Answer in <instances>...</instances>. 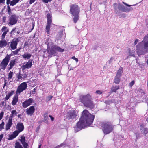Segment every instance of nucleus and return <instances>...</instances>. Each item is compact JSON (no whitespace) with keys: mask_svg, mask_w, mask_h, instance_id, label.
<instances>
[{"mask_svg":"<svg viewBox=\"0 0 148 148\" xmlns=\"http://www.w3.org/2000/svg\"><path fill=\"white\" fill-rule=\"evenodd\" d=\"M80 99L81 102L83 103L84 106L92 109L94 108V105L92 101L91 96L89 94L81 96Z\"/></svg>","mask_w":148,"mask_h":148,"instance_id":"obj_3","label":"nucleus"},{"mask_svg":"<svg viewBox=\"0 0 148 148\" xmlns=\"http://www.w3.org/2000/svg\"><path fill=\"white\" fill-rule=\"evenodd\" d=\"M53 96L51 95L48 96L46 98V100L47 101H48L51 99Z\"/></svg>","mask_w":148,"mask_h":148,"instance_id":"obj_42","label":"nucleus"},{"mask_svg":"<svg viewBox=\"0 0 148 148\" xmlns=\"http://www.w3.org/2000/svg\"><path fill=\"white\" fill-rule=\"evenodd\" d=\"M102 93V92L100 90H97L96 91V93L98 94H101Z\"/></svg>","mask_w":148,"mask_h":148,"instance_id":"obj_47","label":"nucleus"},{"mask_svg":"<svg viewBox=\"0 0 148 148\" xmlns=\"http://www.w3.org/2000/svg\"><path fill=\"white\" fill-rule=\"evenodd\" d=\"M34 106H31L26 109V112L27 115L31 116L34 113Z\"/></svg>","mask_w":148,"mask_h":148,"instance_id":"obj_16","label":"nucleus"},{"mask_svg":"<svg viewBox=\"0 0 148 148\" xmlns=\"http://www.w3.org/2000/svg\"><path fill=\"white\" fill-rule=\"evenodd\" d=\"M14 73L12 71H10L8 74V81L11 82L12 81V77L13 76Z\"/></svg>","mask_w":148,"mask_h":148,"instance_id":"obj_24","label":"nucleus"},{"mask_svg":"<svg viewBox=\"0 0 148 148\" xmlns=\"http://www.w3.org/2000/svg\"><path fill=\"white\" fill-rule=\"evenodd\" d=\"M59 34H60V38L63 35V32L62 31H61L59 32Z\"/></svg>","mask_w":148,"mask_h":148,"instance_id":"obj_54","label":"nucleus"},{"mask_svg":"<svg viewBox=\"0 0 148 148\" xmlns=\"http://www.w3.org/2000/svg\"><path fill=\"white\" fill-rule=\"evenodd\" d=\"M114 59V58L113 57H111L109 61V62H111Z\"/></svg>","mask_w":148,"mask_h":148,"instance_id":"obj_62","label":"nucleus"},{"mask_svg":"<svg viewBox=\"0 0 148 148\" xmlns=\"http://www.w3.org/2000/svg\"><path fill=\"white\" fill-rule=\"evenodd\" d=\"M49 116L50 117L52 121H53L54 120V118L52 117L51 115H49Z\"/></svg>","mask_w":148,"mask_h":148,"instance_id":"obj_59","label":"nucleus"},{"mask_svg":"<svg viewBox=\"0 0 148 148\" xmlns=\"http://www.w3.org/2000/svg\"><path fill=\"white\" fill-rule=\"evenodd\" d=\"M15 138V137L14 136V135L12 134L8 136L7 139L9 140H12Z\"/></svg>","mask_w":148,"mask_h":148,"instance_id":"obj_36","label":"nucleus"},{"mask_svg":"<svg viewBox=\"0 0 148 148\" xmlns=\"http://www.w3.org/2000/svg\"><path fill=\"white\" fill-rule=\"evenodd\" d=\"M47 51L48 53L51 54L53 55L56 53V51L62 52L64 51V49L60 48L57 46H54L52 43H49L47 45Z\"/></svg>","mask_w":148,"mask_h":148,"instance_id":"obj_6","label":"nucleus"},{"mask_svg":"<svg viewBox=\"0 0 148 148\" xmlns=\"http://www.w3.org/2000/svg\"><path fill=\"white\" fill-rule=\"evenodd\" d=\"M124 6L123 5L119 3L118 4V9L120 10L123 11Z\"/></svg>","mask_w":148,"mask_h":148,"instance_id":"obj_34","label":"nucleus"},{"mask_svg":"<svg viewBox=\"0 0 148 148\" xmlns=\"http://www.w3.org/2000/svg\"><path fill=\"white\" fill-rule=\"evenodd\" d=\"M129 55L130 56L134 57L135 55V51L134 50L130 49L129 50Z\"/></svg>","mask_w":148,"mask_h":148,"instance_id":"obj_25","label":"nucleus"},{"mask_svg":"<svg viewBox=\"0 0 148 148\" xmlns=\"http://www.w3.org/2000/svg\"><path fill=\"white\" fill-rule=\"evenodd\" d=\"M33 101V99L30 98L22 103V106L23 107L25 108L30 105Z\"/></svg>","mask_w":148,"mask_h":148,"instance_id":"obj_15","label":"nucleus"},{"mask_svg":"<svg viewBox=\"0 0 148 148\" xmlns=\"http://www.w3.org/2000/svg\"><path fill=\"white\" fill-rule=\"evenodd\" d=\"M17 19L18 17L15 14L11 15L9 17V25H13L17 23Z\"/></svg>","mask_w":148,"mask_h":148,"instance_id":"obj_10","label":"nucleus"},{"mask_svg":"<svg viewBox=\"0 0 148 148\" xmlns=\"http://www.w3.org/2000/svg\"><path fill=\"white\" fill-rule=\"evenodd\" d=\"M7 45V41L3 39H2L0 41V48H3L5 47Z\"/></svg>","mask_w":148,"mask_h":148,"instance_id":"obj_21","label":"nucleus"},{"mask_svg":"<svg viewBox=\"0 0 148 148\" xmlns=\"http://www.w3.org/2000/svg\"><path fill=\"white\" fill-rule=\"evenodd\" d=\"M4 113L3 112H1L0 113V120H1L2 118L3 115H4Z\"/></svg>","mask_w":148,"mask_h":148,"instance_id":"obj_46","label":"nucleus"},{"mask_svg":"<svg viewBox=\"0 0 148 148\" xmlns=\"http://www.w3.org/2000/svg\"><path fill=\"white\" fill-rule=\"evenodd\" d=\"M6 18L5 16H4L2 18V21L3 23H4L5 21Z\"/></svg>","mask_w":148,"mask_h":148,"instance_id":"obj_52","label":"nucleus"},{"mask_svg":"<svg viewBox=\"0 0 148 148\" xmlns=\"http://www.w3.org/2000/svg\"><path fill=\"white\" fill-rule=\"evenodd\" d=\"M52 0H42L43 2L45 3H47L51 1Z\"/></svg>","mask_w":148,"mask_h":148,"instance_id":"obj_48","label":"nucleus"},{"mask_svg":"<svg viewBox=\"0 0 148 148\" xmlns=\"http://www.w3.org/2000/svg\"><path fill=\"white\" fill-rule=\"evenodd\" d=\"M20 0H13L10 3V5L13 6L17 3Z\"/></svg>","mask_w":148,"mask_h":148,"instance_id":"obj_33","label":"nucleus"},{"mask_svg":"<svg viewBox=\"0 0 148 148\" xmlns=\"http://www.w3.org/2000/svg\"><path fill=\"white\" fill-rule=\"evenodd\" d=\"M7 8H8V12L9 14H11V9H10V8L9 5L7 6Z\"/></svg>","mask_w":148,"mask_h":148,"instance_id":"obj_44","label":"nucleus"},{"mask_svg":"<svg viewBox=\"0 0 148 148\" xmlns=\"http://www.w3.org/2000/svg\"><path fill=\"white\" fill-rule=\"evenodd\" d=\"M20 38L15 39L13 40L10 44L11 48L13 50L16 48L18 42L19 41Z\"/></svg>","mask_w":148,"mask_h":148,"instance_id":"obj_14","label":"nucleus"},{"mask_svg":"<svg viewBox=\"0 0 148 148\" xmlns=\"http://www.w3.org/2000/svg\"><path fill=\"white\" fill-rule=\"evenodd\" d=\"M15 148H23L19 142H16L15 146Z\"/></svg>","mask_w":148,"mask_h":148,"instance_id":"obj_31","label":"nucleus"},{"mask_svg":"<svg viewBox=\"0 0 148 148\" xmlns=\"http://www.w3.org/2000/svg\"><path fill=\"white\" fill-rule=\"evenodd\" d=\"M120 77L116 76L114 80V82L116 84H118L120 81Z\"/></svg>","mask_w":148,"mask_h":148,"instance_id":"obj_29","label":"nucleus"},{"mask_svg":"<svg viewBox=\"0 0 148 148\" xmlns=\"http://www.w3.org/2000/svg\"><path fill=\"white\" fill-rule=\"evenodd\" d=\"M20 132H19L18 130H16L12 134L15 137V138H16Z\"/></svg>","mask_w":148,"mask_h":148,"instance_id":"obj_38","label":"nucleus"},{"mask_svg":"<svg viewBox=\"0 0 148 148\" xmlns=\"http://www.w3.org/2000/svg\"><path fill=\"white\" fill-rule=\"evenodd\" d=\"M11 56L7 55L0 64V69L3 70L5 69L10 60Z\"/></svg>","mask_w":148,"mask_h":148,"instance_id":"obj_7","label":"nucleus"},{"mask_svg":"<svg viewBox=\"0 0 148 148\" xmlns=\"http://www.w3.org/2000/svg\"><path fill=\"white\" fill-rule=\"evenodd\" d=\"M36 89L35 88H34L33 90H32V93L33 94H34L35 93V92H36Z\"/></svg>","mask_w":148,"mask_h":148,"instance_id":"obj_56","label":"nucleus"},{"mask_svg":"<svg viewBox=\"0 0 148 148\" xmlns=\"http://www.w3.org/2000/svg\"><path fill=\"white\" fill-rule=\"evenodd\" d=\"M7 32H3L1 36V39H4Z\"/></svg>","mask_w":148,"mask_h":148,"instance_id":"obj_43","label":"nucleus"},{"mask_svg":"<svg viewBox=\"0 0 148 148\" xmlns=\"http://www.w3.org/2000/svg\"><path fill=\"white\" fill-rule=\"evenodd\" d=\"M16 128L19 132H21L23 130L24 126L22 123H20L17 124Z\"/></svg>","mask_w":148,"mask_h":148,"instance_id":"obj_17","label":"nucleus"},{"mask_svg":"<svg viewBox=\"0 0 148 148\" xmlns=\"http://www.w3.org/2000/svg\"><path fill=\"white\" fill-rule=\"evenodd\" d=\"M94 117V116L90 114L87 110H84L82 112L79 121L75 127V132H76L85 127L90 125L93 122Z\"/></svg>","mask_w":148,"mask_h":148,"instance_id":"obj_1","label":"nucleus"},{"mask_svg":"<svg viewBox=\"0 0 148 148\" xmlns=\"http://www.w3.org/2000/svg\"><path fill=\"white\" fill-rule=\"evenodd\" d=\"M137 54L140 55L148 52V36L144 37L143 40L136 46V48Z\"/></svg>","mask_w":148,"mask_h":148,"instance_id":"obj_2","label":"nucleus"},{"mask_svg":"<svg viewBox=\"0 0 148 148\" xmlns=\"http://www.w3.org/2000/svg\"><path fill=\"white\" fill-rule=\"evenodd\" d=\"M32 30L34 28V23L33 22L32 23Z\"/></svg>","mask_w":148,"mask_h":148,"instance_id":"obj_60","label":"nucleus"},{"mask_svg":"<svg viewBox=\"0 0 148 148\" xmlns=\"http://www.w3.org/2000/svg\"><path fill=\"white\" fill-rule=\"evenodd\" d=\"M14 92L13 91L10 92H8V94L6 95V97L4 99L5 100H8L10 97L11 96L14 94Z\"/></svg>","mask_w":148,"mask_h":148,"instance_id":"obj_26","label":"nucleus"},{"mask_svg":"<svg viewBox=\"0 0 148 148\" xmlns=\"http://www.w3.org/2000/svg\"><path fill=\"white\" fill-rule=\"evenodd\" d=\"M70 11L71 14L73 16V19L74 22L76 23L79 18V8L76 4L71 5L70 7Z\"/></svg>","mask_w":148,"mask_h":148,"instance_id":"obj_4","label":"nucleus"},{"mask_svg":"<svg viewBox=\"0 0 148 148\" xmlns=\"http://www.w3.org/2000/svg\"><path fill=\"white\" fill-rule=\"evenodd\" d=\"M1 31L2 32H8V30L7 29V27L5 26H3L2 29Z\"/></svg>","mask_w":148,"mask_h":148,"instance_id":"obj_37","label":"nucleus"},{"mask_svg":"<svg viewBox=\"0 0 148 148\" xmlns=\"http://www.w3.org/2000/svg\"><path fill=\"white\" fill-rule=\"evenodd\" d=\"M20 141H21L22 144L25 142V137L23 136L21 137V139L20 140Z\"/></svg>","mask_w":148,"mask_h":148,"instance_id":"obj_41","label":"nucleus"},{"mask_svg":"<svg viewBox=\"0 0 148 148\" xmlns=\"http://www.w3.org/2000/svg\"><path fill=\"white\" fill-rule=\"evenodd\" d=\"M47 25L46 26V31L47 34H49L50 25L52 23L51 16L49 14L47 15Z\"/></svg>","mask_w":148,"mask_h":148,"instance_id":"obj_8","label":"nucleus"},{"mask_svg":"<svg viewBox=\"0 0 148 148\" xmlns=\"http://www.w3.org/2000/svg\"><path fill=\"white\" fill-rule=\"evenodd\" d=\"M123 3H124V4H125L126 6H129V7H130L131 6V5H128V4H127L126 3H124L123 2Z\"/></svg>","mask_w":148,"mask_h":148,"instance_id":"obj_64","label":"nucleus"},{"mask_svg":"<svg viewBox=\"0 0 148 148\" xmlns=\"http://www.w3.org/2000/svg\"><path fill=\"white\" fill-rule=\"evenodd\" d=\"M113 6L115 11V12L117 14H118L117 11V7H118V5L116 3H114L113 4Z\"/></svg>","mask_w":148,"mask_h":148,"instance_id":"obj_39","label":"nucleus"},{"mask_svg":"<svg viewBox=\"0 0 148 148\" xmlns=\"http://www.w3.org/2000/svg\"><path fill=\"white\" fill-rule=\"evenodd\" d=\"M15 61L14 60H11L10 61V63L8 65V68L9 70L11 69L15 65Z\"/></svg>","mask_w":148,"mask_h":148,"instance_id":"obj_19","label":"nucleus"},{"mask_svg":"<svg viewBox=\"0 0 148 148\" xmlns=\"http://www.w3.org/2000/svg\"><path fill=\"white\" fill-rule=\"evenodd\" d=\"M27 76V74L26 72H24L22 74L19 73L16 74V77L17 78V80L20 81L26 78Z\"/></svg>","mask_w":148,"mask_h":148,"instance_id":"obj_11","label":"nucleus"},{"mask_svg":"<svg viewBox=\"0 0 148 148\" xmlns=\"http://www.w3.org/2000/svg\"><path fill=\"white\" fill-rule=\"evenodd\" d=\"M71 58L75 60L76 62H77L78 61V59L75 58V56L72 57Z\"/></svg>","mask_w":148,"mask_h":148,"instance_id":"obj_51","label":"nucleus"},{"mask_svg":"<svg viewBox=\"0 0 148 148\" xmlns=\"http://www.w3.org/2000/svg\"><path fill=\"white\" fill-rule=\"evenodd\" d=\"M44 120L45 122L46 123L48 122V116L46 117L45 119L44 118Z\"/></svg>","mask_w":148,"mask_h":148,"instance_id":"obj_53","label":"nucleus"},{"mask_svg":"<svg viewBox=\"0 0 148 148\" xmlns=\"http://www.w3.org/2000/svg\"><path fill=\"white\" fill-rule=\"evenodd\" d=\"M24 148H27V147L28 146V144L26 142H25L22 143Z\"/></svg>","mask_w":148,"mask_h":148,"instance_id":"obj_45","label":"nucleus"},{"mask_svg":"<svg viewBox=\"0 0 148 148\" xmlns=\"http://www.w3.org/2000/svg\"><path fill=\"white\" fill-rule=\"evenodd\" d=\"M77 111L72 110L69 112L68 114V118L69 119H73L77 116Z\"/></svg>","mask_w":148,"mask_h":148,"instance_id":"obj_12","label":"nucleus"},{"mask_svg":"<svg viewBox=\"0 0 148 148\" xmlns=\"http://www.w3.org/2000/svg\"><path fill=\"white\" fill-rule=\"evenodd\" d=\"M12 124V119L10 118L8 120V122L6 125V130H8L10 128Z\"/></svg>","mask_w":148,"mask_h":148,"instance_id":"obj_18","label":"nucleus"},{"mask_svg":"<svg viewBox=\"0 0 148 148\" xmlns=\"http://www.w3.org/2000/svg\"><path fill=\"white\" fill-rule=\"evenodd\" d=\"M27 87L26 83L23 82L20 84L18 86L16 93L17 94H20L25 90Z\"/></svg>","mask_w":148,"mask_h":148,"instance_id":"obj_9","label":"nucleus"},{"mask_svg":"<svg viewBox=\"0 0 148 148\" xmlns=\"http://www.w3.org/2000/svg\"><path fill=\"white\" fill-rule=\"evenodd\" d=\"M32 60H29L26 63H24L22 67V69L24 70L26 69H29L31 67L32 65Z\"/></svg>","mask_w":148,"mask_h":148,"instance_id":"obj_13","label":"nucleus"},{"mask_svg":"<svg viewBox=\"0 0 148 148\" xmlns=\"http://www.w3.org/2000/svg\"><path fill=\"white\" fill-rule=\"evenodd\" d=\"M133 9V8L132 7L128 8L124 7L123 12H129L130 11L132 10Z\"/></svg>","mask_w":148,"mask_h":148,"instance_id":"obj_32","label":"nucleus"},{"mask_svg":"<svg viewBox=\"0 0 148 148\" xmlns=\"http://www.w3.org/2000/svg\"><path fill=\"white\" fill-rule=\"evenodd\" d=\"M22 56L24 59L28 60L31 57V54L27 53H25L24 54L22 55Z\"/></svg>","mask_w":148,"mask_h":148,"instance_id":"obj_22","label":"nucleus"},{"mask_svg":"<svg viewBox=\"0 0 148 148\" xmlns=\"http://www.w3.org/2000/svg\"><path fill=\"white\" fill-rule=\"evenodd\" d=\"M140 129L142 133L146 134L148 132V129L147 128H145L143 125H141L140 126Z\"/></svg>","mask_w":148,"mask_h":148,"instance_id":"obj_20","label":"nucleus"},{"mask_svg":"<svg viewBox=\"0 0 148 148\" xmlns=\"http://www.w3.org/2000/svg\"><path fill=\"white\" fill-rule=\"evenodd\" d=\"M3 137V135L2 134L0 135V141L1 140V139Z\"/></svg>","mask_w":148,"mask_h":148,"instance_id":"obj_61","label":"nucleus"},{"mask_svg":"<svg viewBox=\"0 0 148 148\" xmlns=\"http://www.w3.org/2000/svg\"><path fill=\"white\" fill-rule=\"evenodd\" d=\"M5 123L3 121L2 123L0 124V131H1L2 129L4 128V126Z\"/></svg>","mask_w":148,"mask_h":148,"instance_id":"obj_40","label":"nucleus"},{"mask_svg":"<svg viewBox=\"0 0 148 148\" xmlns=\"http://www.w3.org/2000/svg\"><path fill=\"white\" fill-rule=\"evenodd\" d=\"M101 125L104 134H106L111 132L113 129V126L110 122L101 123Z\"/></svg>","mask_w":148,"mask_h":148,"instance_id":"obj_5","label":"nucleus"},{"mask_svg":"<svg viewBox=\"0 0 148 148\" xmlns=\"http://www.w3.org/2000/svg\"><path fill=\"white\" fill-rule=\"evenodd\" d=\"M20 49V48H19L18 49H16L14 51H12V54L13 55H16L17 54L19 51Z\"/></svg>","mask_w":148,"mask_h":148,"instance_id":"obj_35","label":"nucleus"},{"mask_svg":"<svg viewBox=\"0 0 148 148\" xmlns=\"http://www.w3.org/2000/svg\"><path fill=\"white\" fill-rule=\"evenodd\" d=\"M18 113L15 110H13L11 111V117L13 118L16 116Z\"/></svg>","mask_w":148,"mask_h":148,"instance_id":"obj_30","label":"nucleus"},{"mask_svg":"<svg viewBox=\"0 0 148 148\" xmlns=\"http://www.w3.org/2000/svg\"><path fill=\"white\" fill-rule=\"evenodd\" d=\"M36 0H30L29 1V4H32V3H33L34 2V1H35Z\"/></svg>","mask_w":148,"mask_h":148,"instance_id":"obj_55","label":"nucleus"},{"mask_svg":"<svg viewBox=\"0 0 148 148\" xmlns=\"http://www.w3.org/2000/svg\"><path fill=\"white\" fill-rule=\"evenodd\" d=\"M18 97L17 96H15L13 98V100L12 102V104L13 105H15L16 104V103L18 101Z\"/></svg>","mask_w":148,"mask_h":148,"instance_id":"obj_23","label":"nucleus"},{"mask_svg":"<svg viewBox=\"0 0 148 148\" xmlns=\"http://www.w3.org/2000/svg\"><path fill=\"white\" fill-rule=\"evenodd\" d=\"M5 0H0V5L4 3Z\"/></svg>","mask_w":148,"mask_h":148,"instance_id":"obj_57","label":"nucleus"},{"mask_svg":"<svg viewBox=\"0 0 148 148\" xmlns=\"http://www.w3.org/2000/svg\"><path fill=\"white\" fill-rule=\"evenodd\" d=\"M1 103L2 105L4 106H5L6 105V102L4 101H1Z\"/></svg>","mask_w":148,"mask_h":148,"instance_id":"obj_49","label":"nucleus"},{"mask_svg":"<svg viewBox=\"0 0 148 148\" xmlns=\"http://www.w3.org/2000/svg\"><path fill=\"white\" fill-rule=\"evenodd\" d=\"M122 73L123 68L122 67H120L118 71L116 76L120 77Z\"/></svg>","mask_w":148,"mask_h":148,"instance_id":"obj_28","label":"nucleus"},{"mask_svg":"<svg viewBox=\"0 0 148 148\" xmlns=\"http://www.w3.org/2000/svg\"><path fill=\"white\" fill-rule=\"evenodd\" d=\"M134 81H132L130 83V86H132L134 84Z\"/></svg>","mask_w":148,"mask_h":148,"instance_id":"obj_50","label":"nucleus"},{"mask_svg":"<svg viewBox=\"0 0 148 148\" xmlns=\"http://www.w3.org/2000/svg\"><path fill=\"white\" fill-rule=\"evenodd\" d=\"M138 42V39H136L134 42V45H136Z\"/></svg>","mask_w":148,"mask_h":148,"instance_id":"obj_58","label":"nucleus"},{"mask_svg":"<svg viewBox=\"0 0 148 148\" xmlns=\"http://www.w3.org/2000/svg\"><path fill=\"white\" fill-rule=\"evenodd\" d=\"M6 3L7 4H9L10 3V0H7Z\"/></svg>","mask_w":148,"mask_h":148,"instance_id":"obj_63","label":"nucleus"},{"mask_svg":"<svg viewBox=\"0 0 148 148\" xmlns=\"http://www.w3.org/2000/svg\"><path fill=\"white\" fill-rule=\"evenodd\" d=\"M119 88V86H113L111 88L110 92L112 93L115 92Z\"/></svg>","mask_w":148,"mask_h":148,"instance_id":"obj_27","label":"nucleus"}]
</instances>
